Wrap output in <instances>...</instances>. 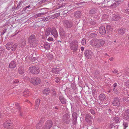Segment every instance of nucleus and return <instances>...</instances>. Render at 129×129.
<instances>
[{"label": "nucleus", "instance_id": "nucleus-1", "mask_svg": "<svg viewBox=\"0 0 129 129\" xmlns=\"http://www.w3.org/2000/svg\"><path fill=\"white\" fill-rule=\"evenodd\" d=\"M105 43V41L102 39L92 40L90 42V44L93 47L99 48L103 46Z\"/></svg>", "mask_w": 129, "mask_h": 129}, {"label": "nucleus", "instance_id": "nucleus-2", "mask_svg": "<svg viewBox=\"0 0 129 129\" xmlns=\"http://www.w3.org/2000/svg\"><path fill=\"white\" fill-rule=\"evenodd\" d=\"M36 37L35 35H32L28 38V46L34 47L37 45V42L36 40Z\"/></svg>", "mask_w": 129, "mask_h": 129}, {"label": "nucleus", "instance_id": "nucleus-3", "mask_svg": "<svg viewBox=\"0 0 129 129\" xmlns=\"http://www.w3.org/2000/svg\"><path fill=\"white\" fill-rule=\"evenodd\" d=\"M78 42L77 40L72 41L70 44V47L71 50L74 52L77 51L78 50Z\"/></svg>", "mask_w": 129, "mask_h": 129}, {"label": "nucleus", "instance_id": "nucleus-4", "mask_svg": "<svg viewBox=\"0 0 129 129\" xmlns=\"http://www.w3.org/2000/svg\"><path fill=\"white\" fill-rule=\"evenodd\" d=\"M26 78L29 79V81L34 85H36L39 84L41 82L40 79L38 78L28 77H26Z\"/></svg>", "mask_w": 129, "mask_h": 129}, {"label": "nucleus", "instance_id": "nucleus-5", "mask_svg": "<svg viewBox=\"0 0 129 129\" xmlns=\"http://www.w3.org/2000/svg\"><path fill=\"white\" fill-rule=\"evenodd\" d=\"M121 103V100L118 97H115L113 98L112 104L115 108H117L120 106Z\"/></svg>", "mask_w": 129, "mask_h": 129}, {"label": "nucleus", "instance_id": "nucleus-6", "mask_svg": "<svg viewBox=\"0 0 129 129\" xmlns=\"http://www.w3.org/2000/svg\"><path fill=\"white\" fill-rule=\"evenodd\" d=\"M70 118L69 114H64L63 118V122L66 124H69L70 122Z\"/></svg>", "mask_w": 129, "mask_h": 129}, {"label": "nucleus", "instance_id": "nucleus-7", "mask_svg": "<svg viewBox=\"0 0 129 129\" xmlns=\"http://www.w3.org/2000/svg\"><path fill=\"white\" fill-rule=\"evenodd\" d=\"M29 69L31 73L33 74H37L39 72L38 68L35 66L29 67Z\"/></svg>", "mask_w": 129, "mask_h": 129}, {"label": "nucleus", "instance_id": "nucleus-8", "mask_svg": "<svg viewBox=\"0 0 129 129\" xmlns=\"http://www.w3.org/2000/svg\"><path fill=\"white\" fill-rule=\"evenodd\" d=\"M84 54L87 58L90 59L92 56L93 53L90 50H86L85 51Z\"/></svg>", "mask_w": 129, "mask_h": 129}, {"label": "nucleus", "instance_id": "nucleus-9", "mask_svg": "<svg viewBox=\"0 0 129 129\" xmlns=\"http://www.w3.org/2000/svg\"><path fill=\"white\" fill-rule=\"evenodd\" d=\"M53 125V123L51 120H47L42 129H49Z\"/></svg>", "mask_w": 129, "mask_h": 129}, {"label": "nucleus", "instance_id": "nucleus-10", "mask_svg": "<svg viewBox=\"0 0 129 129\" xmlns=\"http://www.w3.org/2000/svg\"><path fill=\"white\" fill-rule=\"evenodd\" d=\"M110 1L108 0H99L98 3L99 5H102L103 7H106L108 6H109L108 3Z\"/></svg>", "mask_w": 129, "mask_h": 129}, {"label": "nucleus", "instance_id": "nucleus-11", "mask_svg": "<svg viewBox=\"0 0 129 129\" xmlns=\"http://www.w3.org/2000/svg\"><path fill=\"white\" fill-rule=\"evenodd\" d=\"M73 25V23L72 21L66 20L64 22V27L68 28H70Z\"/></svg>", "mask_w": 129, "mask_h": 129}, {"label": "nucleus", "instance_id": "nucleus-12", "mask_svg": "<svg viewBox=\"0 0 129 129\" xmlns=\"http://www.w3.org/2000/svg\"><path fill=\"white\" fill-rule=\"evenodd\" d=\"M77 115L75 112H74L72 115V122L74 125L76 124L77 122Z\"/></svg>", "mask_w": 129, "mask_h": 129}, {"label": "nucleus", "instance_id": "nucleus-13", "mask_svg": "<svg viewBox=\"0 0 129 129\" xmlns=\"http://www.w3.org/2000/svg\"><path fill=\"white\" fill-rule=\"evenodd\" d=\"M123 120L125 121H128L129 119V109L126 110L124 113L123 117Z\"/></svg>", "mask_w": 129, "mask_h": 129}, {"label": "nucleus", "instance_id": "nucleus-14", "mask_svg": "<svg viewBox=\"0 0 129 129\" xmlns=\"http://www.w3.org/2000/svg\"><path fill=\"white\" fill-rule=\"evenodd\" d=\"M99 32L101 35H104L107 33L106 30L104 26H100L99 29Z\"/></svg>", "mask_w": 129, "mask_h": 129}, {"label": "nucleus", "instance_id": "nucleus-15", "mask_svg": "<svg viewBox=\"0 0 129 129\" xmlns=\"http://www.w3.org/2000/svg\"><path fill=\"white\" fill-rule=\"evenodd\" d=\"M24 90L23 91V95L24 96L26 97L28 96H29L30 95V94L29 91L27 89H24V88L23 89H22L21 90L20 89H18V91L19 92H20L22 91V90Z\"/></svg>", "mask_w": 129, "mask_h": 129}, {"label": "nucleus", "instance_id": "nucleus-16", "mask_svg": "<svg viewBox=\"0 0 129 129\" xmlns=\"http://www.w3.org/2000/svg\"><path fill=\"white\" fill-rule=\"evenodd\" d=\"M97 10L96 9L93 8L91 9L89 11V14L90 16L94 15L97 13Z\"/></svg>", "mask_w": 129, "mask_h": 129}, {"label": "nucleus", "instance_id": "nucleus-17", "mask_svg": "<svg viewBox=\"0 0 129 129\" xmlns=\"http://www.w3.org/2000/svg\"><path fill=\"white\" fill-rule=\"evenodd\" d=\"M26 44V41L24 40L21 39L19 44V47L20 48H22L24 47Z\"/></svg>", "mask_w": 129, "mask_h": 129}, {"label": "nucleus", "instance_id": "nucleus-18", "mask_svg": "<svg viewBox=\"0 0 129 129\" xmlns=\"http://www.w3.org/2000/svg\"><path fill=\"white\" fill-rule=\"evenodd\" d=\"M82 15L81 12L79 11H77L74 13L75 17L77 18H79L81 17Z\"/></svg>", "mask_w": 129, "mask_h": 129}, {"label": "nucleus", "instance_id": "nucleus-19", "mask_svg": "<svg viewBox=\"0 0 129 129\" xmlns=\"http://www.w3.org/2000/svg\"><path fill=\"white\" fill-rule=\"evenodd\" d=\"M16 64L15 62L14 61H12L10 63L9 67L11 69L14 68L16 66Z\"/></svg>", "mask_w": 129, "mask_h": 129}, {"label": "nucleus", "instance_id": "nucleus-20", "mask_svg": "<svg viewBox=\"0 0 129 129\" xmlns=\"http://www.w3.org/2000/svg\"><path fill=\"white\" fill-rule=\"evenodd\" d=\"M119 125H116L114 123L111 124L109 127L110 129H118Z\"/></svg>", "mask_w": 129, "mask_h": 129}, {"label": "nucleus", "instance_id": "nucleus-21", "mask_svg": "<svg viewBox=\"0 0 129 129\" xmlns=\"http://www.w3.org/2000/svg\"><path fill=\"white\" fill-rule=\"evenodd\" d=\"M107 33H110L111 31L113 30L112 27L110 25H107L106 27Z\"/></svg>", "mask_w": 129, "mask_h": 129}, {"label": "nucleus", "instance_id": "nucleus-22", "mask_svg": "<svg viewBox=\"0 0 129 129\" xmlns=\"http://www.w3.org/2000/svg\"><path fill=\"white\" fill-rule=\"evenodd\" d=\"M4 127L7 128H12V124L11 123H7V122H5L3 124Z\"/></svg>", "mask_w": 129, "mask_h": 129}, {"label": "nucleus", "instance_id": "nucleus-23", "mask_svg": "<svg viewBox=\"0 0 129 129\" xmlns=\"http://www.w3.org/2000/svg\"><path fill=\"white\" fill-rule=\"evenodd\" d=\"M97 32L95 31H93L90 34L89 37L91 38H96L97 36Z\"/></svg>", "mask_w": 129, "mask_h": 129}, {"label": "nucleus", "instance_id": "nucleus-24", "mask_svg": "<svg viewBox=\"0 0 129 129\" xmlns=\"http://www.w3.org/2000/svg\"><path fill=\"white\" fill-rule=\"evenodd\" d=\"M120 18V17L119 14H116L114 15V16L112 18V20L114 21H117L119 20Z\"/></svg>", "mask_w": 129, "mask_h": 129}, {"label": "nucleus", "instance_id": "nucleus-25", "mask_svg": "<svg viewBox=\"0 0 129 129\" xmlns=\"http://www.w3.org/2000/svg\"><path fill=\"white\" fill-rule=\"evenodd\" d=\"M106 97L105 95L103 94H100L99 96L100 100L102 101H105V100H106Z\"/></svg>", "mask_w": 129, "mask_h": 129}, {"label": "nucleus", "instance_id": "nucleus-26", "mask_svg": "<svg viewBox=\"0 0 129 129\" xmlns=\"http://www.w3.org/2000/svg\"><path fill=\"white\" fill-rule=\"evenodd\" d=\"M85 120L87 122L89 123L91 120V117L89 114H86L85 117Z\"/></svg>", "mask_w": 129, "mask_h": 129}, {"label": "nucleus", "instance_id": "nucleus-27", "mask_svg": "<svg viewBox=\"0 0 129 129\" xmlns=\"http://www.w3.org/2000/svg\"><path fill=\"white\" fill-rule=\"evenodd\" d=\"M120 3V2L119 0H118L115 1L113 4L111 5L110 6L113 7H116L119 5Z\"/></svg>", "mask_w": 129, "mask_h": 129}, {"label": "nucleus", "instance_id": "nucleus-28", "mask_svg": "<svg viewBox=\"0 0 129 129\" xmlns=\"http://www.w3.org/2000/svg\"><path fill=\"white\" fill-rule=\"evenodd\" d=\"M51 34L55 38H56L58 36V34L57 31L55 29H53L51 31Z\"/></svg>", "mask_w": 129, "mask_h": 129}, {"label": "nucleus", "instance_id": "nucleus-29", "mask_svg": "<svg viewBox=\"0 0 129 129\" xmlns=\"http://www.w3.org/2000/svg\"><path fill=\"white\" fill-rule=\"evenodd\" d=\"M59 99L62 104H66V100L63 97L61 96H60Z\"/></svg>", "mask_w": 129, "mask_h": 129}, {"label": "nucleus", "instance_id": "nucleus-30", "mask_svg": "<svg viewBox=\"0 0 129 129\" xmlns=\"http://www.w3.org/2000/svg\"><path fill=\"white\" fill-rule=\"evenodd\" d=\"M13 43L12 42H9L6 45V47L8 50H10L12 48V45Z\"/></svg>", "mask_w": 129, "mask_h": 129}, {"label": "nucleus", "instance_id": "nucleus-31", "mask_svg": "<svg viewBox=\"0 0 129 129\" xmlns=\"http://www.w3.org/2000/svg\"><path fill=\"white\" fill-rule=\"evenodd\" d=\"M51 32V29L50 28H47L45 31V34L46 36H49Z\"/></svg>", "mask_w": 129, "mask_h": 129}, {"label": "nucleus", "instance_id": "nucleus-32", "mask_svg": "<svg viewBox=\"0 0 129 129\" xmlns=\"http://www.w3.org/2000/svg\"><path fill=\"white\" fill-rule=\"evenodd\" d=\"M126 29L125 28L119 29L118 31V33L120 34H124L125 32V30Z\"/></svg>", "mask_w": 129, "mask_h": 129}, {"label": "nucleus", "instance_id": "nucleus-33", "mask_svg": "<svg viewBox=\"0 0 129 129\" xmlns=\"http://www.w3.org/2000/svg\"><path fill=\"white\" fill-rule=\"evenodd\" d=\"M44 47L45 49L48 50L50 47V45L47 42H45L44 44Z\"/></svg>", "mask_w": 129, "mask_h": 129}, {"label": "nucleus", "instance_id": "nucleus-34", "mask_svg": "<svg viewBox=\"0 0 129 129\" xmlns=\"http://www.w3.org/2000/svg\"><path fill=\"white\" fill-rule=\"evenodd\" d=\"M40 99H37L36 101L35 109L37 110L38 109L39 105L40 104Z\"/></svg>", "mask_w": 129, "mask_h": 129}, {"label": "nucleus", "instance_id": "nucleus-35", "mask_svg": "<svg viewBox=\"0 0 129 129\" xmlns=\"http://www.w3.org/2000/svg\"><path fill=\"white\" fill-rule=\"evenodd\" d=\"M50 92V90L49 88H46L44 89L43 91V93L48 94Z\"/></svg>", "mask_w": 129, "mask_h": 129}, {"label": "nucleus", "instance_id": "nucleus-36", "mask_svg": "<svg viewBox=\"0 0 129 129\" xmlns=\"http://www.w3.org/2000/svg\"><path fill=\"white\" fill-rule=\"evenodd\" d=\"M15 105L16 106V107L17 109L19 111V115L20 116H22V113L21 112L20 109V107L19 106V104L18 103L15 104Z\"/></svg>", "mask_w": 129, "mask_h": 129}, {"label": "nucleus", "instance_id": "nucleus-37", "mask_svg": "<svg viewBox=\"0 0 129 129\" xmlns=\"http://www.w3.org/2000/svg\"><path fill=\"white\" fill-rule=\"evenodd\" d=\"M113 121L114 122L119 123L120 122L119 117H115L113 118Z\"/></svg>", "mask_w": 129, "mask_h": 129}, {"label": "nucleus", "instance_id": "nucleus-38", "mask_svg": "<svg viewBox=\"0 0 129 129\" xmlns=\"http://www.w3.org/2000/svg\"><path fill=\"white\" fill-rule=\"evenodd\" d=\"M60 70V69H59V68H56L53 69L52 70V71L53 73H54L57 74L59 72Z\"/></svg>", "mask_w": 129, "mask_h": 129}, {"label": "nucleus", "instance_id": "nucleus-39", "mask_svg": "<svg viewBox=\"0 0 129 129\" xmlns=\"http://www.w3.org/2000/svg\"><path fill=\"white\" fill-rule=\"evenodd\" d=\"M18 46V44L17 43L14 44L12 46V51H15L16 50V49Z\"/></svg>", "mask_w": 129, "mask_h": 129}, {"label": "nucleus", "instance_id": "nucleus-40", "mask_svg": "<svg viewBox=\"0 0 129 129\" xmlns=\"http://www.w3.org/2000/svg\"><path fill=\"white\" fill-rule=\"evenodd\" d=\"M46 56L49 60L52 59L53 57V55L50 53L47 54Z\"/></svg>", "mask_w": 129, "mask_h": 129}, {"label": "nucleus", "instance_id": "nucleus-41", "mask_svg": "<svg viewBox=\"0 0 129 129\" xmlns=\"http://www.w3.org/2000/svg\"><path fill=\"white\" fill-rule=\"evenodd\" d=\"M18 70L19 73L20 74H24V72L21 67H19Z\"/></svg>", "mask_w": 129, "mask_h": 129}, {"label": "nucleus", "instance_id": "nucleus-42", "mask_svg": "<svg viewBox=\"0 0 129 129\" xmlns=\"http://www.w3.org/2000/svg\"><path fill=\"white\" fill-rule=\"evenodd\" d=\"M113 90L114 91V93L117 94H118L119 93V90L117 88H115V89H113Z\"/></svg>", "mask_w": 129, "mask_h": 129}, {"label": "nucleus", "instance_id": "nucleus-43", "mask_svg": "<svg viewBox=\"0 0 129 129\" xmlns=\"http://www.w3.org/2000/svg\"><path fill=\"white\" fill-rule=\"evenodd\" d=\"M53 17L48 16L45 18L44 19H43V21H46L48 20L49 19H52Z\"/></svg>", "mask_w": 129, "mask_h": 129}, {"label": "nucleus", "instance_id": "nucleus-44", "mask_svg": "<svg viewBox=\"0 0 129 129\" xmlns=\"http://www.w3.org/2000/svg\"><path fill=\"white\" fill-rule=\"evenodd\" d=\"M46 12L43 13H41L37 14L36 15V17H38L41 16H42L46 14Z\"/></svg>", "mask_w": 129, "mask_h": 129}, {"label": "nucleus", "instance_id": "nucleus-45", "mask_svg": "<svg viewBox=\"0 0 129 129\" xmlns=\"http://www.w3.org/2000/svg\"><path fill=\"white\" fill-rule=\"evenodd\" d=\"M60 15L59 13H56L55 14L53 15L52 17H53L52 19H53L54 18H56L58 17Z\"/></svg>", "mask_w": 129, "mask_h": 129}, {"label": "nucleus", "instance_id": "nucleus-46", "mask_svg": "<svg viewBox=\"0 0 129 129\" xmlns=\"http://www.w3.org/2000/svg\"><path fill=\"white\" fill-rule=\"evenodd\" d=\"M124 121L123 125L124 127V129H125L127 127L128 123L126 122H125Z\"/></svg>", "mask_w": 129, "mask_h": 129}, {"label": "nucleus", "instance_id": "nucleus-47", "mask_svg": "<svg viewBox=\"0 0 129 129\" xmlns=\"http://www.w3.org/2000/svg\"><path fill=\"white\" fill-rule=\"evenodd\" d=\"M108 16L106 14H104L102 17V19L103 20H106V18H107Z\"/></svg>", "mask_w": 129, "mask_h": 129}, {"label": "nucleus", "instance_id": "nucleus-48", "mask_svg": "<svg viewBox=\"0 0 129 129\" xmlns=\"http://www.w3.org/2000/svg\"><path fill=\"white\" fill-rule=\"evenodd\" d=\"M4 49L3 48L1 47L0 48V54H3L4 53Z\"/></svg>", "mask_w": 129, "mask_h": 129}, {"label": "nucleus", "instance_id": "nucleus-49", "mask_svg": "<svg viewBox=\"0 0 129 129\" xmlns=\"http://www.w3.org/2000/svg\"><path fill=\"white\" fill-rule=\"evenodd\" d=\"M81 43L83 45H85L86 43L85 39L84 38L82 40Z\"/></svg>", "mask_w": 129, "mask_h": 129}, {"label": "nucleus", "instance_id": "nucleus-50", "mask_svg": "<svg viewBox=\"0 0 129 129\" xmlns=\"http://www.w3.org/2000/svg\"><path fill=\"white\" fill-rule=\"evenodd\" d=\"M60 81L61 80L60 79H59V78L58 77H56V78L55 81L57 83H59L60 82Z\"/></svg>", "mask_w": 129, "mask_h": 129}, {"label": "nucleus", "instance_id": "nucleus-51", "mask_svg": "<svg viewBox=\"0 0 129 129\" xmlns=\"http://www.w3.org/2000/svg\"><path fill=\"white\" fill-rule=\"evenodd\" d=\"M41 126V125L40 123H38L36 125V128L37 129L40 128V127Z\"/></svg>", "mask_w": 129, "mask_h": 129}, {"label": "nucleus", "instance_id": "nucleus-52", "mask_svg": "<svg viewBox=\"0 0 129 129\" xmlns=\"http://www.w3.org/2000/svg\"><path fill=\"white\" fill-rule=\"evenodd\" d=\"M107 110V115H109L110 114L111 112V110L110 109L106 110Z\"/></svg>", "mask_w": 129, "mask_h": 129}, {"label": "nucleus", "instance_id": "nucleus-53", "mask_svg": "<svg viewBox=\"0 0 129 129\" xmlns=\"http://www.w3.org/2000/svg\"><path fill=\"white\" fill-rule=\"evenodd\" d=\"M19 81L18 79H15L13 81V83L14 84H16L17 83H19Z\"/></svg>", "mask_w": 129, "mask_h": 129}, {"label": "nucleus", "instance_id": "nucleus-54", "mask_svg": "<svg viewBox=\"0 0 129 129\" xmlns=\"http://www.w3.org/2000/svg\"><path fill=\"white\" fill-rule=\"evenodd\" d=\"M117 84L116 83H115L113 85V89H115V88H117Z\"/></svg>", "mask_w": 129, "mask_h": 129}, {"label": "nucleus", "instance_id": "nucleus-55", "mask_svg": "<svg viewBox=\"0 0 129 129\" xmlns=\"http://www.w3.org/2000/svg\"><path fill=\"white\" fill-rule=\"evenodd\" d=\"M90 112L92 114H95V112L94 110L91 109L90 110Z\"/></svg>", "mask_w": 129, "mask_h": 129}, {"label": "nucleus", "instance_id": "nucleus-56", "mask_svg": "<svg viewBox=\"0 0 129 129\" xmlns=\"http://www.w3.org/2000/svg\"><path fill=\"white\" fill-rule=\"evenodd\" d=\"M90 23L91 24H92V25H94L95 24V22L94 21H90Z\"/></svg>", "mask_w": 129, "mask_h": 129}, {"label": "nucleus", "instance_id": "nucleus-57", "mask_svg": "<svg viewBox=\"0 0 129 129\" xmlns=\"http://www.w3.org/2000/svg\"><path fill=\"white\" fill-rule=\"evenodd\" d=\"M61 32L62 33L61 34V35H64L65 34V32L64 30H63L62 29V30H61L60 31V33H61Z\"/></svg>", "mask_w": 129, "mask_h": 129}, {"label": "nucleus", "instance_id": "nucleus-58", "mask_svg": "<svg viewBox=\"0 0 129 129\" xmlns=\"http://www.w3.org/2000/svg\"><path fill=\"white\" fill-rule=\"evenodd\" d=\"M48 40L50 41H52L53 40V39L51 37H50L48 38Z\"/></svg>", "mask_w": 129, "mask_h": 129}, {"label": "nucleus", "instance_id": "nucleus-59", "mask_svg": "<svg viewBox=\"0 0 129 129\" xmlns=\"http://www.w3.org/2000/svg\"><path fill=\"white\" fill-rule=\"evenodd\" d=\"M6 29H4L3 30V32H2V34L3 35L6 32Z\"/></svg>", "mask_w": 129, "mask_h": 129}, {"label": "nucleus", "instance_id": "nucleus-60", "mask_svg": "<svg viewBox=\"0 0 129 129\" xmlns=\"http://www.w3.org/2000/svg\"><path fill=\"white\" fill-rule=\"evenodd\" d=\"M118 72V71L116 69H115L113 71H112V72L113 73H115V74L117 73Z\"/></svg>", "mask_w": 129, "mask_h": 129}, {"label": "nucleus", "instance_id": "nucleus-61", "mask_svg": "<svg viewBox=\"0 0 129 129\" xmlns=\"http://www.w3.org/2000/svg\"><path fill=\"white\" fill-rule=\"evenodd\" d=\"M35 53H33V54H32V55L33 56V57H35L36 56V52H34Z\"/></svg>", "mask_w": 129, "mask_h": 129}, {"label": "nucleus", "instance_id": "nucleus-62", "mask_svg": "<svg viewBox=\"0 0 129 129\" xmlns=\"http://www.w3.org/2000/svg\"><path fill=\"white\" fill-rule=\"evenodd\" d=\"M20 7L21 6H20V5L18 4L17 6V7H16V8L17 9H19Z\"/></svg>", "mask_w": 129, "mask_h": 129}, {"label": "nucleus", "instance_id": "nucleus-63", "mask_svg": "<svg viewBox=\"0 0 129 129\" xmlns=\"http://www.w3.org/2000/svg\"><path fill=\"white\" fill-rule=\"evenodd\" d=\"M23 3V2L22 1H20L19 2V3H18V4L19 5H21Z\"/></svg>", "mask_w": 129, "mask_h": 129}, {"label": "nucleus", "instance_id": "nucleus-64", "mask_svg": "<svg viewBox=\"0 0 129 129\" xmlns=\"http://www.w3.org/2000/svg\"><path fill=\"white\" fill-rule=\"evenodd\" d=\"M125 11L127 13L129 14V9H126Z\"/></svg>", "mask_w": 129, "mask_h": 129}]
</instances>
